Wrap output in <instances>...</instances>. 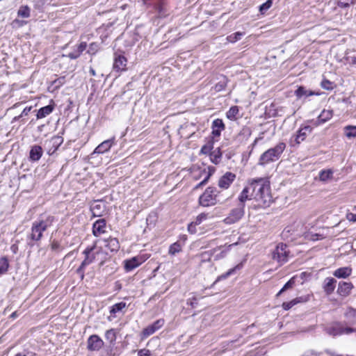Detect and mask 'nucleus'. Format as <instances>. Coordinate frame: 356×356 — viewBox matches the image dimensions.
<instances>
[{
	"label": "nucleus",
	"instance_id": "1",
	"mask_svg": "<svg viewBox=\"0 0 356 356\" xmlns=\"http://www.w3.org/2000/svg\"><path fill=\"white\" fill-rule=\"evenodd\" d=\"M249 184L250 198L255 200L260 205L268 206L272 202L269 181L266 179L259 178L251 180Z\"/></svg>",
	"mask_w": 356,
	"mask_h": 356
},
{
	"label": "nucleus",
	"instance_id": "2",
	"mask_svg": "<svg viewBox=\"0 0 356 356\" xmlns=\"http://www.w3.org/2000/svg\"><path fill=\"white\" fill-rule=\"evenodd\" d=\"M54 218L51 216H42L33 222L31 232L27 236L28 244L34 245L35 242L39 241L42 237V233L52 225Z\"/></svg>",
	"mask_w": 356,
	"mask_h": 356
},
{
	"label": "nucleus",
	"instance_id": "3",
	"mask_svg": "<svg viewBox=\"0 0 356 356\" xmlns=\"http://www.w3.org/2000/svg\"><path fill=\"white\" fill-rule=\"evenodd\" d=\"M285 148L286 144L281 142L274 147L268 149L260 156L258 163L259 165H264L270 162L277 161L280 158Z\"/></svg>",
	"mask_w": 356,
	"mask_h": 356
},
{
	"label": "nucleus",
	"instance_id": "4",
	"mask_svg": "<svg viewBox=\"0 0 356 356\" xmlns=\"http://www.w3.org/2000/svg\"><path fill=\"white\" fill-rule=\"evenodd\" d=\"M245 204L238 203L236 208L232 209L227 216L223 220L227 225H232L238 222L245 214Z\"/></svg>",
	"mask_w": 356,
	"mask_h": 356
},
{
	"label": "nucleus",
	"instance_id": "5",
	"mask_svg": "<svg viewBox=\"0 0 356 356\" xmlns=\"http://www.w3.org/2000/svg\"><path fill=\"white\" fill-rule=\"evenodd\" d=\"M217 190L214 187H208L200 197V204L203 207H209L216 204Z\"/></svg>",
	"mask_w": 356,
	"mask_h": 356
},
{
	"label": "nucleus",
	"instance_id": "6",
	"mask_svg": "<svg viewBox=\"0 0 356 356\" xmlns=\"http://www.w3.org/2000/svg\"><path fill=\"white\" fill-rule=\"evenodd\" d=\"M96 249L95 244L92 247H88L85 249L83 254H85V259L82 261L81 266L77 269V272L79 274H81V277H83V272L84 268L86 266L90 264L96 259V255L99 253V252H95Z\"/></svg>",
	"mask_w": 356,
	"mask_h": 356
},
{
	"label": "nucleus",
	"instance_id": "7",
	"mask_svg": "<svg viewBox=\"0 0 356 356\" xmlns=\"http://www.w3.org/2000/svg\"><path fill=\"white\" fill-rule=\"evenodd\" d=\"M286 249L287 245L286 244H278L273 252V259L281 264L287 261L289 251Z\"/></svg>",
	"mask_w": 356,
	"mask_h": 356
},
{
	"label": "nucleus",
	"instance_id": "8",
	"mask_svg": "<svg viewBox=\"0 0 356 356\" xmlns=\"http://www.w3.org/2000/svg\"><path fill=\"white\" fill-rule=\"evenodd\" d=\"M88 349L91 351H97L104 346L103 340L97 334L91 335L87 341Z\"/></svg>",
	"mask_w": 356,
	"mask_h": 356
},
{
	"label": "nucleus",
	"instance_id": "9",
	"mask_svg": "<svg viewBox=\"0 0 356 356\" xmlns=\"http://www.w3.org/2000/svg\"><path fill=\"white\" fill-rule=\"evenodd\" d=\"M147 258L143 256H136L124 261V268L127 271H131L145 261Z\"/></svg>",
	"mask_w": 356,
	"mask_h": 356
},
{
	"label": "nucleus",
	"instance_id": "10",
	"mask_svg": "<svg viewBox=\"0 0 356 356\" xmlns=\"http://www.w3.org/2000/svg\"><path fill=\"white\" fill-rule=\"evenodd\" d=\"M106 232V222L105 219H99L92 225V234L95 236L99 237Z\"/></svg>",
	"mask_w": 356,
	"mask_h": 356
},
{
	"label": "nucleus",
	"instance_id": "11",
	"mask_svg": "<svg viewBox=\"0 0 356 356\" xmlns=\"http://www.w3.org/2000/svg\"><path fill=\"white\" fill-rule=\"evenodd\" d=\"M236 175L227 172L222 176L218 181V186L222 189H227L229 187L232 183L235 180Z\"/></svg>",
	"mask_w": 356,
	"mask_h": 356
},
{
	"label": "nucleus",
	"instance_id": "12",
	"mask_svg": "<svg viewBox=\"0 0 356 356\" xmlns=\"http://www.w3.org/2000/svg\"><path fill=\"white\" fill-rule=\"evenodd\" d=\"M127 58L121 54H114L113 70L116 72H122L126 70Z\"/></svg>",
	"mask_w": 356,
	"mask_h": 356
},
{
	"label": "nucleus",
	"instance_id": "13",
	"mask_svg": "<svg viewBox=\"0 0 356 356\" xmlns=\"http://www.w3.org/2000/svg\"><path fill=\"white\" fill-rule=\"evenodd\" d=\"M354 332H356V328L344 327L343 325L338 323L334 325L331 328L330 334H333L334 336H336L342 334H349Z\"/></svg>",
	"mask_w": 356,
	"mask_h": 356
},
{
	"label": "nucleus",
	"instance_id": "14",
	"mask_svg": "<svg viewBox=\"0 0 356 356\" xmlns=\"http://www.w3.org/2000/svg\"><path fill=\"white\" fill-rule=\"evenodd\" d=\"M164 324L163 319H159L156 321L152 325H148L143 330V335L144 337H147L153 334L156 331L160 329Z\"/></svg>",
	"mask_w": 356,
	"mask_h": 356
},
{
	"label": "nucleus",
	"instance_id": "15",
	"mask_svg": "<svg viewBox=\"0 0 356 356\" xmlns=\"http://www.w3.org/2000/svg\"><path fill=\"white\" fill-rule=\"evenodd\" d=\"M354 286L351 282H339L337 288V293L340 296L347 297L350 294Z\"/></svg>",
	"mask_w": 356,
	"mask_h": 356
},
{
	"label": "nucleus",
	"instance_id": "16",
	"mask_svg": "<svg viewBox=\"0 0 356 356\" xmlns=\"http://www.w3.org/2000/svg\"><path fill=\"white\" fill-rule=\"evenodd\" d=\"M115 144V138L106 140L100 143L94 150L92 154H104L108 152Z\"/></svg>",
	"mask_w": 356,
	"mask_h": 356
},
{
	"label": "nucleus",
	"instance_id": "17",
	"mask_svg": "<svg viewBox=\"0 0 356 356\" xmlns=\"http://www.w3.org/2000/svg\"><path fill=\"white\" fill-rule=\"evenodd\" d=\"M312 131V128L309 126L306 125L304 127H302L299 129L296 135L295 136V142L296 144H300L302 141L305 140L307 136L310 134Z\"/></svg>",
	"mask_w": 356,
	"mask_h": 356
},
{
	"label": "nucleus",
	"instance_id": "18",
	"mask_svg": "<svg viewBox=\"0 0 356 356\" xmlns=\"http://www.w3.org/2000/svg\"><path fill=\"white\" fill-rule=\"evenodd\" d=\"M337 280L333 277H326L323 283V289L327 295L332 294L335 289Z\"/></svg>",
	"mask_w": 356,
	"mask_h": 356
},
{
	"label": "nucleus",
	"instance_id": "19",
	"mask_svg": "<svg viewBox=\"0 0 356 356\" xmlns=\"http://www.w3.org/2000/svg\"><path fill=\"white\" fill-rule=\"evenodd\" d=\"M353 269L350 266L341 267L333 272V275L339 279H346L352 274Z\"/></svg>",
	"mask_w": 356,
	"mask_h": 356
},
{
	"label": "nucleus",
	"instance_id": "20",
	"mask_svg": "<svg viewBox=\"0 0 356 356\" xmlns=\"http://www.w3.org/2000/svg\"><path fill=\"white\" fill-rule=\"evenodd\" d=\"M43 151L40 145H33L31 147L29 152V159L33 161H38L42 156Z\"/></svg>",
	"mask_w": 356,
	"mask_h": 356
},
{
	"label": "nucleus",
	"instance_id": "21",
	"mask_svg": "<svg viewBox=\"0 0 356 356\" xmlns=\"http://www.w3.org/2000/svg\"><path fill=\"white\" fill-rule=\"evenodd\" d=\"M333 115V111L332 110L322 111L321 114L318 115L317 120L315 122L316 126L321 125L332 118Z\"/></svg>",
	"mask_w": 356,
	"mask_h": 356
},
{
	"label": "nucleus",
	"instance_id": "22",
	"mask_svg": "<svg viewBox=\"0 0 356 356\" xmlns=\"http://www.w3.org/2000/svg\"><path fill=\"white\" fill-rule=\"evenodd\" d=\"M225 129V124L221 119H216L212 123V134L213 136H220L221 131Z\"/></svg>",
	"mask_w": 356,
	"mask_h": 356
},
{
	"label": "nucleus",
	"instance_id": "23",
	"mask_svg": "<svg viewBox=\"0 0 356 356\" xmlns=\"http://www.w3.org/2000/svg\"><path fill=\"white\" fill-rule=\"evenodd\" d=\"M91 211L94 216H102L105 211V204L99 201H96L91 206Z\"/></svg>",
	"mask_w": 356,
	"mask_h": 356
},
{
	"label": "nucleus",
	"instance_id": "24",
	"mask_svg": "<svg viewBox=\"0 0 356 356\" xmlns=\"http://www.w3.org/2000/svg\"><path fill=\"white\" fill-rule=\"evenodd\" d=\"M63 143V138L59 136H55L51 138L49 143L51 144L54 149H50L48 152L49 154H54L59 147V146Z\"/></svg>",
	"mask_w": 356,
	"mask_h": 356
},
{
	"label": "nucleus",
	"instance_id": "25",
	"mask_svg": "<svg viewBox=\"0 0 356 356\" xmlns=\"http://www.w3.org/2000/svg\"><path fill=\"white\" fill-rule=\"evenodd\" d=\"M106 243V246L111 251V252H117L120 249V243L118 240L116 238H111L104 240Z\"/></svg>",
	"mask_w": 356,
	"mask_h": 356
},
{
	"label": "nucleus",
	"instance_id": "26",
	"mask_svg": "<svg viewBox=\"0 0 356 356\" xmlns=\"http://www.w3.org/2000/svg\"><path fill=\"white\" fill-rule=\"evenodd\" d=\"M87 44L86 42H81L76 49L71 51L68 54V57L71 59H76L80 56L82 52L86 49Z\"/></svg>",
	"mask_w": 356,
	"mask_h": 356
},
{
	"label": "nucleus",
	"instance_id": "27",
	"mask_svg": "<svg viewBox=\"0 0 356 356\" xmlns=\"http://www.w3.org/2000/svg\"><path fill=\"white\" fill-rule=\"evenodd\" d=\"M54 108L53 105L49 104L40 108L36 115L37 118L40 119L49 115L53 111Z\"/></svg>",
	"mask_w": 356,
	"mask_h": 356
},
{
	"label": "nucleus",
	"instance_id": "28",
	"mask_svg": "<svg viewBox=\"0 0 356 356\" xmlns=\"http://www.w3.org/2000/svg\"><path fill=\"white\" fill-rule=\"evenodd\" d=\"M242 268V264H238L236 265V266H234V268L229 269L227 273L218 276L216 279V280L214 282L213 284H215L216 282L222 280H225L226 278H227L229 276L232 275V274H234L237 270H239Z\"/></svg>",
	"mask_w": 356,
	"mask_h": 356
},
{
	"label": "nucleus",
	"instance_id": "29",
	"mask_svg": "<svg viewBox=\"0 0 356 356\" xmlns=\"http://www.w3.org/2000/svg\"><path fill=\"white\" fill-rule=\"evenodd\" d=\"M345 316L350 325H356V309L349 308L345 314Z\"/></svg>",
	"mask_w": 356,
	"mask_h": 356
},
{
	"label": "nucleus",
	"instance_id": "30",
	"mask_svg": "<svg viewBox=\"0 0 356 356\" xmlns=\"http://www.w3.org/2000/svg\"><path fill=\"white\" fill-rule=\"evenodd\" d=\"M250 193L251 189H250V184H248L246 187L244 188L238 197L239 203L245 204V202L247 200H250Z\"/></svg>",
	"mask_w": 356,
	"mask_h": 356
},
{
	"label": "nucleus",
	"instance_id": "31",
	"mask_svg": "<svg viewBox=\"0 0 356 356\" xmlns=\"http://www.w3.org/2000/svg\"><path fill=\"white\" fill-rule=\"evenodd\" d=\"M210 159L211 162L214 164H218L221 161L222 152H220V148H216L213 151H212L210 154Z\"/></svg>",
	"mask_w": 356,
	"mask_h": 356
},
{
	"label": "nucleus",
	"instance_id": "32",
	"mask_svg": "<svg viewBox=\"0 0 356 356\" xmlns=\"http://www.w3.org/2000/svg\"><path fill=\"white\" fill-rule=\"evenodd\" d=\"M239 109L237 106H232L226 113L227 118L230 120H236L238 114Z\"/></svg>",
	"mask_w": 356,
	"mask_h": 356
},
{
	"label": "nucleus",
	"instance_id": "33",
	"mask_svg": "<svg viewBox=\"0 0 356 356\" xmlns=\"http://www.w3.org/2000/svg\"><path fill=\"white\" fill-rule=\"evenodd\" d=\"M218 250V249H212L208 251H205L202 252L200 254V257L201 258L202 262L209 261L212 256Z\"/></svg>",
	"mask_w": 356,
	"mask_h": 356
},
{
	"label": "nucleus",
	"instance_id": "34",
	"mask_svg": "<svg viewBox=\"0 0 356 356\" xmlns=\"http://www.w3.org/2000/svg\"><path fill=\"white\" fill-rule=\"evenodd\" d=\"M213 148V140L210 138L205 145H204L200 150V152L203 154H210Z\"/></svg>",
	"mask_w": 356,
	"mask_h": 356
},
{
	"label": "nucleus",
	"instance_id": "35",
	"mask_svg": "<svg viewBox=\"0 0 356 356\" xmlns=\"http://www.w3.org/2000/svg\"><path fill=\"white\" fill-rule=\"evenodd\" d=\"M9 267L8 260L6 257L0 258V276L5 274Z\"/></svg>",
	"mask_w": 356,
	"mask_h": 356
},
{
	"label": "nucleus",
	"instance_id": "36",
	"mask_svg": "<svg viewBox=\"0 0 356 356\" xmlns=\"http://www.w3.org/2000/svg\"><path fill=\"white\" fill-rule=\"evenodd\" d=\"M17 15L23 18H28L30 16V8L28 6H22L19 7Z\"/></svg>",
	"mask_w": 356,
	"mask_h": 356
},
{
	"label": "nucleus",
	"instance_id": "37",
	"mask_svg": "<svg viewBox=\"0 0 356 356\" xmlns=\"http://www.w3.org/2000/svg\"><path fill=\"white\" fill-rule=\"evenodd\" d=\"M243 35L244 33L243 32H236L233 34H231L230 35H228L226 39L227 42L234 43L238 40H240Z\"/></svg>",
	"mask_w": 356,
	"mask_h": 356
},
{
	"label": "nucleus",
	"instance_id": "38",
	"mask_svg": "<svg viewBox=\"0 0 356 356\" xmlns=\"http://www.w3.org/2000/svg\"><path fill=\"white\" fill-rule=\"evenodd\" d=\"M345 135L347 138H355L356 137V126H346L344 128Z\"/></svg>",
	"mask_w": 356,
	"mask_h": 356
},
{
	"label": "nucleus",
	"instance_id": "39",
	"mask_svg": "<svg viewBox=\"0 0 356 356\" xmlns=\"http://www.w3.org/2000/svg\"><path fill=\"white\" fill-rule=\"evenodd\" d=\"M181 249L182 248L181 244L178 242H176L170 246L168 252L170 254L175 255V254L180 252Z\"/></svg>",
	"mask_w": 356,
	"mask_h": 356
},
{
	"label": "nucleus",
	"instance_id": "40",
	"mask_svg": "<svg viewBox=\"0 0 356 356\" xmlns=\"http://www.w3.org/2000/svg\"><path fill=\"white\" fill-rule=\"evenodd\" d=\"M294 284H295V277H293L284 285L282 289L277 294V296H279L284 291H285L289 289H291Z\"/></svg>",
	"mask_w": 356,
	"mask_h": 356
},
{
	"label": "nucleus",
	"instance_id": "41",
	"mask_svg": "<svg viewBox=\"0 0 356 356\" xmlns=\"http://www.w3.org/2000/svg\"><path fill=\"white\" fill-rule=\"evenodd\" d=\"M125 307L126 303L124 302L116 303L112 306L110 312L112 314H115L117 312H120Z\"/></svg>",
	"mask_w": 356,
	"mask_h": 356
},
{
	"label": "nucleus",
	"instance_id": "42",
	"mask_svg": "<svg viewBox=\"0 0 356 356\" xmlns=\"http://www.w3.org/2000/svg\"><path fill=\"white\" fill-rule=\"evenodd\" d=\"M300 300H302V298H297L292 300L290 302H284L282 304V307L284 310H289L292 307H293L295 305H296L298 302H299Z\"/></svg>",
	"mask_w": 356,
	"mask_h": 356
},
{
	"label": "nucleus",
	"instance_id": "43",
	"mask_svg": "<svg viewBox=\"0 0 356 356\" xmlns=\"http://www.w3.org/2000/svg\"><path fill=\"white\" fill-rule=\"evenodd\" d=\"M105 338L109 341L110 343H113L116 339L115 332L113 329L108 330L105 333Z\"/></svg>",
	"mask_w": 356,
	"mask_h": 356
},
{
	"label": "nucleus",
	"instance_id": "44",
	"mask_svg": "<svg viewBox=\"0 0 356 356\" xmlns=\"http://www.w3.org/2000/svg\"><path fill=\"white\" fill-rule=\"evenodd\" d=\"M332 175V172L330 170H322L319 173V179L321 181H326L329 179Z\"/></svg>",
	"mask_w": 356,
	"mask_h": 356
},
{
	"label": "nucleus",
	"instance_id": "45",
	"mask_svg": "<svg viewBox=\"0 0 356 356\" xmlns=\"http://www.w3.org/2000/svg\"><path fill=\"white\" fill-rule=\"evenodd\" d=\"M321 86L323 89L327 90H332L334 88V83L333 82L330 81L329 80H327V79H324L321 82Z\"/></svg>",
	"mask_w": 356,
	"mask_h": 356
},
{
	"label": "nucleus",
	"instance_id": "46",
	"mask_svg": "<svg viewBox=\"0 0 356 356\" xmlns=\"http://www.w3.org/2000/svg\"><path fill=\"white\" fill-rule=\"evenodd\" d=\"M217 249H218V250L212 256L214 257V259L219 260L220 259L224 258L227 254V250H220V247L218 248Z\"/></svg>",
	"mask_w": 356,
	"mask_h": 356
},
{
	"label": "nucleus",
	"instance_id": "47",
	"mask_svg": "<svg viewBox=\"0 0 356 356\" xmlns=\"http://www.w3.org/2000/svg\"><path fill=\"white\" fill-rule=\"evenodd\" d=\"M273 4L272 0H268L263 4H261L259 7V11L263 14L267 10H268Z\"/></svg>",
	"mask_w": 356,
	"mask_h": 356
},
{
	"label": "nucleus",
	"instance_id": "48",
	"mask_svg": "<svg viewBox=\"0 0 356 356\" xmlns=\"http://www.w3.org/2000/svg\"><path fill=\"white\" fill-rule=\"evenodd\" d=\"M208 217V214L202 213L200 215H198L195 220L193 221V222L196 225H200L204 220H207Z\"/></svg>",
	"mask_w": 356,
	"mask_h": 356
},
{
	"label": "nucleus",
	"instance_id": "49",
	"mask_svg": "<svg viewBox=\"0 0 356 356\" xmlns=\"http://www.w3.org/2000/svg\"><path fill=\"white\" fill-rule=\"evenodd\" d=\"M98 44L97 43L92 42L90 44L89 48L88 49V53L92 55L95 54L98 51Z\"/></svg>",
	"mask_w": 356,
	"mask_h": 356
},
{
	"label": "nucleus",
	"instance_id": "50",
	"mask_svg": "<svg viewBox=\"0 0 356 356\" xmlns=\"http://www.w3.org/2000/svg\"><path fill=\"white\" fill-rule=\"evenodd\" d=\"M346 62L348 64L356 65V56H346L344 57Z\"/></svg>",
	"mask_w": 356,
	"mask_h": 356
},
{
	"label": "nucleus",
	"instance_id": "51",
	"mask_svg": "<svg viewBox=\"0 0 356 356\" xmlns=\"http://www.w3.org/2000/svg\"><path fill=\"white\" fill-rule=\"evenodd\" d=\"M15 356H35V353L28 350H24L17 353Z\"/></svg>",
	"mask_w": 356,
	"mask_h": 356
},
{
	"label": "nucleus",
	"instance_id": "52",
	"mask_svg": "<svg viewBox=\"0 0 356 356\" xmlns=\"http://www.w3.org/2000/svg\"><path fill=\"white\" fill-rule=\"evenodd\" d=\"M321 236L318 234H307L305 238L309 239V240H312V241H317L320 238H323V237H321Z\"/></svg>",
	"mask_w": 356,
	"mask_h": 356
},
{
	"label": "nucleus",
	"instance_id": "53",
	"mask_svg": "<svg viewBox=\"0 0 356 356\" xmlns=\"http://www.w3.org/2000/svg\"><path fill=\"white\" fill-rule=\"evenodd\" d=\"M296 95L298 97H301L304 95H306V90L302 87L298 88L296 91Z\"/></svg>",
	"mask_w": 356,
	"mask_h": 356
},
{
	"label": "nucleus",
	"instance_id": "54",
	"mask_svg": "<svg viewBox=\"0 0 356 356\" xmlns=\"http://www.w3.org/2000/svg\"><path fill=\"white\" fill-rule=\"evenodd\" d=\"M197 298L193 296L191 298L187 300V305L191 306L192 307H195L197 305Z\"/></svg>",
	"mask_w": 356,
	"mask_h": 356
},
{
	"label": "nucleus",
	"instance_id": "55",
	"mask_svg": "<svg viewBox=\"0 0 356 356\" xmlns=\"http://www.w3.org/2000/svg\"><path fill=\"white\" fill-rule=\"evenodd\" d=\"M138 356H150V351L147 349H140L138 352Z\"/></svg>",
	"mask_w": 356,
	"mask_h": 356
},
{
	"label": "nucleus",
	"instance_id": "56",
	"mask_svg": "<svg viewBox=\"0 0 356 356\" xmlns=\"http://www.w3.org/2000/svg\"><path fill=\"white\" fill-rule=\"evenodd\" d=\"M195 227H196V225L192 222H191L188 226V231L191 233V234H195L196 233V229H195Z\"/></svg>",
	"mask_w": 356,
	"mask_h": 356
},
{
	"label": "nucleus",
	"instance_id": "57",
	"mask_svg": "<svg viewBox=\"0 0 356 356\" xmlns=\"http://www.w3.org/2000/svg\"><path fill=\"white\" fill-rule=\"evenodd\" d=\"M209 177H210V174L209 173L207 174V175L204 178V179L195 186V188L204 185L207 182L208 179H209Z\"/></svg>",
	"mask_w": 356,
	"mask_h": 356
},
{
	"label": "nucleus",
	"instance_id": "58",
	"mask_svg": "<svg viewBox=\"0 0 356 356\" xmlns=\"http://www.w3.org/2000/svg\"><path fill=\"white\" fill-rule=\"evenodd\" d=\"M31 106H29V107H26L23 111L22 112L21 115L19 116H18V118H21L22 116H26L29 114V113L31 111Z\"/></svg>",
	"mask_w": 356,
	"mask_h": 356
},
{
	"label": "nucleus",
	"instance_id": "59",
	"mask_svg": "<svg viewBox=\"0 0 356 356\" xmlns=\"http://www.w3.org/2000/svg\"><path fill=\"white\" fill-rule=\"evenodd\" d=\"M225 83L220 82L216 85L215 88L217 91H220V90H223L225 88Z\"/></svg>",
	"mask_w": 356,
	"mask_h": 356
},
{
	"label": "nucleus",
	"instance_id": "60",
	"mask_svg": "<svg viewBox=\"0 0 356 356\" xmlns=\"http://www.w3.org/2000/svg\"><path fill=\"white\" fill-rule=\"evenodd\" d=\"M349 5L350 4L348 3H343V2L339 3V6L341 8H347L349 6Z\"/></svg>",
	"mask_w": 356,
	"mask_h": 356
},
{
	"label": "nucleus",
	"instance_id": "61",
	"mask_svg": "<svg viewBox=\"0 0 356 356\" xmlns=\"http://www.w3.org/2000/svg\"><path fill=\"white\" fill-rule=\"evenodd\" d=\"M18 316V314H17V312H14L13 313H12V314L10 315V318H15Z\"/></svg>",
	"mask_w": 356,
	"mask_h": 356
},
{
	"label": "nucleus",
	"instance_id": "62",
	"mask_svg": "<svg viewBox=\"0 0 356 356\" xmlns=\"http://www.w3.org/2000/svg\"><path fill=\"white\" fill-rule=\"evenodd\" d=\"M90 73L92 76L96 75V72H95V70L92 67H90Z\"/></svg>",
	"mask_w": 356,
	"mask_h": 356
},
{
	"label": "nucleus",
	"instance_id": "63",
	"mask_svg": "<svg viewBox=\"0 0 356 356\" xmlns=\"http://www.w3.org/2000/svg\"><path fill=\"white\" fill-rule=\"evenodd\" d=\"M236 244V243H232V244H230V245L228 246V248H230V247H232V246H233V245H235Z\"/></svg>",
	"mask_w": 356,
	"mask_h": 356
},
{
	"label": "nucleus",
	"instance_id": "64",
	"mask_svg": "<svg viewBox=\"0 0 356 356\" xmlns=\"http://www.w3.org/2000/svg\"><path fill=\"white\" fill-rule=\"evenodd\" d=\"M354 220L356 221V214L354 216Z\"/></svg>",
	"mask_w": 356,
	"mask_h": 356
}]
</instances>
